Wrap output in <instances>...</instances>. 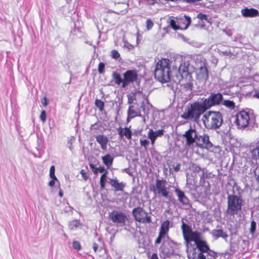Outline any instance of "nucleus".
I'll use <instances>...</instances> for the list:
<instances>
[{
	"instance_id": "nucleus-1",
	"label": "nucleus",
	"mask_w": 259,
	"mask_h": 259,
	"mask_svg": "<svg viewBox=\"0 0 259 259\" xmlns=\"http://www.w3.org/2000/svg\"><path fill=\"white\" fill-rule=\"evenodd\" d=\"M181 228L185 243L188 248H196V255L207 252L209 246L206 241L202 240V235L198 231H193L191 226L187 224L182 219Z\"/></svg>"
},
{
	"instance_id": "nucleus-2",
	"label": "nucleus",
	"mask_w": 259,
	"mask_h": 259,
	"mask_svg": "<svg viewBox=\"0 0 259 259\" xmlns=\"http://www.w3.org/2000/svg\"><path fill=\"white\" fill-rule=\"evenodd\" d=\"M207 110L200 99L187 107L185 112L181 115V117L186 120H190L195 122H198L201 115Z\"/></svg>"
},
{
	"instance_id": "nucleus-3",
	"label": "nucleus",
	"mask_w": 259,
	"mask_h": 259,
	"mask_svg": "<svg viewBox=\"0 0 259 259\" xmlns=\"http://www.w3.org/2000/svg\"><path fill=\"white\" fill-rule=\"evenodd\" d=\"M170 61L167 59H161L156 65L154 70L155 78L159 81L164 83L170 80Z\"/></svg>"
},
{
	"instance_id": "nucleus-4",
	"label": "nucleus",
	"mask_w": 259,
	"mask_h": 259,
	"mask_svg": "<svg viewBox=\"0 0 259 259\" xmlns=\"http://www.w3.org/2000/svg\"><path fill=\"white\" fill-rule=\"evenodd\" d=\"M202 121L205 128L217 130L223 123V116L219 111H209L203 114Z\"/></svg>"
},
{
	"instance_id": "nucleus-5",
	"label": "nucleus",
	"mask_w": 259,
	"mask_h": 259,
	"mask_svg": "<svg viewBox=\"0 0 259 259\" xmlns=\"http://www.w3.org/2000/svg\"><path fill=\"white\" fill-rule=\"evenodd\" d=\"M243 205V200L241 196L234 194L228 195L226 213L230 215L237 214L241 211Z\"/></svg>"
},
{
	"instance_id": "nucleus-6",
	"label": "nucleus",
	"mask_w": 259,
	"mask_h": 259,
	"mask_svg": "<svg viewBox=\"0 0 259 259\" xmlns=\"http://www.w3.org/2000/svg\"><path fill=\"white\" fill-rule=\"evenodd\" d=\"M167 182L164 180L157 179L155 182V185L153 186V188L150 190L159 196H162L165 198L170 199L169 193L166 187Z\"/></svg>"
},
{
	"instance_id": "nucleus-7",
	"label": "nucleus",
	"mask_w": 259,
	"mask_h": 259,
	"mask_svg": "<svg viewBox=\"0 0 259 259\" xmlns=\"http://www.w3.org/2000/svg\"><path fill=\"white\" fill-rule=\"evenodd\" d=\"M207 109L219 105L223 101V96L220 93H211L207 98H201Z\"/></svg>"
},
{
	"instance_id": "nucleus-8",
	"label": "nucleus",
	"mask_w": 259,
	"mask_h": 259,
	"mask_svg": "<svg viewBox=\"0 0 259 259\" xmlns=\"http://www.w3.org/2000/svg\"><path fill=\"white\" fill-rule=\"evenodd\" d=\"M132 213L137 222L142 223H150L151 222V217L148 215L147 213L142 207H138L134 208Z\"/></svg>"
},
{
	"instance_id": "nucleus-9",
	"label": "nucleus",
	"mask_w": 259,
	"mask_h": 259,
	"mask_svg": "<svg viewBox=\"0 0 259 259\" xmlns=\"http://www.w3.org/2000/svg\"><path fill=\"white\" fill-rule=\"evenodd\" d=\"M249 120V113L242 111L236 115L235 123L238 128H244L248 125Z\"/></svg>"
},
{
	"instance_id": "nucleus-10",
	"label": "nucleus",
	"mask_w": 259,
	"mask_h": 259,
	"mask_svg": "<svg viewBox=\"0 0 259 259\" xmlns=\"http://www.w3.org/2000/svg\"><path fill=\"white\" fill-rule=\"evenodd\" d=\"M183 137L186 139V145L190 147L196 144L198 135L195 129L190 128L183 135Z\"/></svg>"
},
{
	"instance_id": "nucleus-11",
	"label": "nucleus",
	"mask_w": 259,
	"mask_h": 259,
	"mask_svg": "<svg viewBox=\"0 0 259 259\" xmlns=\"http://www.w3.org/2000/svg\"><path fill=\"white\" fill-rule=\"evenodd\" d=\"M109 218L112 221L116 224L123 226L127 220L126 215L122 212L117 211H113L109 214Z\"/></svg>"
},
{
	"instance_id": "nucleus-12",
	"label": "nucleus",
	"mask_w": 259,
	"mask_h": 259,
	"mask_svg": "<svg viewBox=\"0 0 259 259\" xmlns=\"http://www.w3.org/2000/svg\"><path fill=\"white\" fill-rule=\"evenodd\" d=\"M197 79L205 82L208 78V72L205 63H202L195 71Z\"/></svg>"
},
{
	"instance_id": "nucleus-13",
	"label": "nucleus",
	"mask_w": 259,
	"mask_h": 259,
	"mask_svg": "<svg viewBox=\"0 0 259 259\" xmlns=\"http://www.w3.org/2000/svg\"><path fill=\"white\" fill-rule=\"evenodd\" d=\"M196 146L200 148L208 149L212 147V144L209 141L208 136L203 134L202 135L198 136Z\"/></svg>"
},
{
	"instance_id": "nucleus-14",
	"label": "nucleus",
	"mask_w": 259,
	"mask_h": 259,
	"mask_svg": "<svg viewBox=\"0 0 259 259\" xmlns=\"http://www.w3.org/2000/svg\"><path fill=\"white\" fill-rule=\"evenodd\" d=\"M169 228V221L166 220L162 223L161 225L160 231L159 232V235L158 237L156 238L155 240V244H159L161 242V240L163 238H164L167 235Z\"/></svg>"
},
{
	"instance_id": "nucleus-15",
	"label": "nucleus",
	"mask_w": 259,
	"mask_h": 259,
	"mask_svg": "<svg viewBox=\"0 0 259 259\" xmlns=\"http://www.w3.org/2000/svg\"><path fill=\"white\" fill-rule=\"evenodd\" d=\"M124 80L128 82H133L137 80L138 74L135 70H129L126 71L123 74Z\"/></svg>"
},
{
	"instance_id": "nucleus-16",
	"label": "nucleus",
	"mask_w": 259,
	"mask_h": 259,
	"mask_svg": "<svg viewBox=\"0 0 259 259\" xmlns=\"http://www.w3.org/2000/svg\"><path fill=\"white\" fill-rule=\"evenodd\" d=\"M96 141L100 145L101 148L105 150L109 142L108 138L104 135H99L96 137Z\"/></svg>"
},
{
	"instance_id": "nucleus-17",
	"label": "nucleus",
	"mask_w": 259,
	"mask_h": 259,
	"mask_svg": "<svg viewBox=\"0 0 259 259\" xmlns=\"http://www.w3.org/2000/svg\"><path fill=\"white\" fill-rule=\"evenodd\" d=\"M241 13L242 15L245 17H253L258 14V11L253 8H245L242 10Z\"/></svg>"
},
{
	"instance_id": "nucleus-18",
	"label": "nucleus",
	"mask_w": 259,
	"mask_h": 259,
	"mask_svg": "<svg viewBox=\"0 0 259 259\" xmlns=\"http://www.w3.org/2000/svg\"><path fill=\"white\" fill-rule=\"evenodd\" d=\"M175 192L178 197V199L180 202L184 205H188L189 204V199L185 195L184 192L179 189H176Z\"/></svg>"
},
{
	"instance_id": "nucleus-19",
	"label": "nucleus",
	"mask_w": 259,
	"mask_h": 259,
	"mask_svg": "<svg viewBox=\"0 0 259 259\" xmlns=\"http://www.w3.org/2000/svg\"><path fill=\"white\" fill-rule=\"evenodd\" d=\"M178 72L182 78L187 77L188 75V67L185 62H182L178 69Z\"/></svg>"
},
{
	"instance_id": "nucleus-20",
	"label": "nucleus",
	"mask_w": 259,
	"mask_h": 259,
	"mask_svg": "<svg viewBox=\"0 0 259 259\" xmlns=\"http://www.w3.org/2000/svg\"><path fill=\"white\" fill-rule=\"evenodd\" d=\"M211 234L215 239L219 237L226 239L228 236L227 233L222 229H214L212 231Z\"/></svg>"
},
{
	"instance_id": "nucleus-21",
	"label": "nucleus",
	"mask_w": 259,
	"mask_h": 259,
	"mask_svg": "<svg viewBox=\"0 0 259 259\" xmlns=\"http://www.w3.org/2000/svg\"><path fill=\"white\" fill-rule=\"evenodd\" d=\"M103 163L109 168L113 164L114 157L109 154L102 157Z\"/></svg>"
},
{
	"instance_id": "nucleus-22",
	"label": "nucleus",
	"mask_w": 259,
	"mask_h": 259,
	"mask_svg": "<svg viewBox=\"0 0 259 259\" xmlns=\"http://www.w3.org/2000/svg\"><path fill=\"white\" fill-rule=\"evenodd\" d=\"M127 113L128 115L127 120H128L130 118H133L136 116H141L140 110L135 109L134 106H131L129 107Z\"/></svg>"
},
{
	"instance_id": "nucleus-23",
	"label": "nucleus",
	"mask_w": 259,
	"mask_h": 259,
	"mask_svg": "<svg viewBox=\"0 0 259 259\" xmlns=\"http://www.w3.org/2000/svg\"><path fill=\"white\" fill-rule=\"evenodd\" d=\"M118 133L121 137L124 136L128 140H130L132 138V132L128 127L119 128Z\"/></svg>"
},
{
	"instance_id": "nucleus-24",
	"label": "nucleus",
	"mask_w": 259,
	"mask_h": 259,
	"mask_svg": "<svg viewBox=\"0 0 259 259\" xmlns=\"http://www.w3.org/2000/svg\"><path fill=\"white\" fill-rule=\"evenodd\" d=\"M134 98L136 101H145L146 103H148V99H147L146 96L143 94L141 91H136L134 94Z\"/></svg>"
},
{
	"instance_id": "nucleus-25",
	"label": "nucleus",
	"mask_w": 259,
	"mask_h": 259,
	"mask_svg": "<svg viewBox=\"0 0 259 259\" xmlns=\"http://www.w3.org/2000/svg\"><path fill=\"white\" fill-rule=\"evenodd\" d=\"M110 184L115 188L116 191H122L124 185L122 183H119L116 179L110 180Z\"/></svg>"
},
{
	"instance_id": "nucleus-26",
	"label": "nucleus",
	"mask_w": 259,
	"mask_h": 259,
	"mask_svg": "<svg viewBox=\"0 0 259 259\" xmlns=\"http://www.w3.org/2000/svg\"><path fill=\"white\" fill-rule=\"evenodd\" d=\"M112 77L115 83L117 85L120 84L123 81V79L121 78L120 74L118 72H114L112 74Z\"/></svg>"
},
{
	"instance_id": "nucleus-27",
	"label": "nucleus",
	"mask_w": 259,
	"mask_h": 259,
	"mask_svg": "<svg viewBox=\"0 0 259 259\" xmlns=\"http://www.w3.org/2000/svg\"><path fill=\"white\" fill-rule=\"evenodd\" d=\"M117 7H121L122 10L118 11L117 13L119 14H125L127 13V5L125 3L118 4Z\"/></svg>"
},
{
	"instance_id": "nucleus-28",
	"label": "nucleus",
	"mask_w": 259,
	"mask_h": 259,
	"mask_svg": "<svg viewBox=\"0 0 259 259\" xmlns=\"http://www.w3.org/2000/svg\"><path fill=\"white\" fill-rule=\"evenodd\" d=\"M223 104L231 109H234L235 107V104L232 101L225 100L224 101Z\"/></svg>"
},
{
	"instance_id": "nucleus-29",
	"label": "nucleus",
	"mask_w": 259,
	"mask_h": 259,
	"mask_svg": "<svg viewBox=\"0 0 259 259\" xmlns=\"http://www.w3.org/2000/svg\"><path fill=\"white\" fill-rule=\"evenodd\" d=\"M95 105L97 107H98L100 111H102L104 109V103L99 99H96L95 100Z\"/></svg>"
},
{
	"instance_id": "nucleus-30",
	"label": "nucleus",
	"mask_w": 259,
	"mask_h": 259,
	"mask_svg": "<svg viewBox=\"0 0 259 259\" xmlns=\"http://www.w3.org/2000/svg\"><path fill=\"white\" fill-rule=\"evenodd\" d=\"M251 153L253 158H259V145L251 151Z\"/></svg>"
},
{
	"instance_id": "nucleus-31",
	"label": "nucleus",
	"mask_w": 259,
	"mask_h": 259,
	"mask_svg": "<svg viewBox=\"0 0 259 259\" xmlns=\"http://www.w3.org/2000/svg\"><path fill=\"white\" fill-rule=\"evenodd\" d=\"M55 168L54 165L51 166L50 169V177L52 179L56 180L57 182H58V180L55 175Z\"/></svg>"
},
{
	"instance_id": "nucleus-32",
	"label": "nucleus",
	"mask_w": 259,
	"mask_h": 259,
	"mask_svg": "<svg viewBox=\"0 0 259 259\" xmlns=\"http://www.w3.org/2000/svg\"><path fill=\"white\" fill-rule=\"evenodd\" d=\"M148 137L150 140H156L157 136L152 129H150L148 133Z\"/></svg>"
},
{
	"instance_id": "nucleus-33",
	"label": "nucleus",
	"mask_w": 259,
	"mask_h": 259,
	"mask_svg": "<svg viewBox=\"0 0 259 259\" xmlns=\"http://www.w3.org/2000/svg\"><path fill=\"white\" fill-rule=\"evenodd\" d=\"M200 20H205L206 21L209 22V21L208 19L207 16L205 14L202 13H199L197 17Z\"/></svg>"
},
{
	"instance_id": "nucleus-34",
	"label": "nucleus",
	"mask_w": 259,
	"mask_h": 259,
	"mask_svg": "<svg viewBox=\"0 0 259 259\" xmlns=\"http://www.w3.org/2000/svg\"><path fill=\"white\" fill-rule=\"evenodd\" d=\"M169 25L174 30H178L180 29V27L176 24V22L174 20H170Z\"/></svg>"
},
{
	"instance_id": "nucleus-35",
	"label": "nucleus",
	"mask_w": 259,
	"mask_h": 259,
	"mask_svg": "<svg viewBox=\"0 0 259 259\" xmlns=\"http://www.w3.org/2000/svg\"><path fill=\"white\" fill-rule=\"evenodd\" d=\"M207 253L209 256L212 257V258H211V259H216V258L218 256L217 253L215 252L214 251H213V250H210V249H209V250L208 251Z\"/></svg>"
},
{
	"instance_id": "nucleus-36",
	"label": "nucleus",
	"mask_w": 259,
	"mask_h": 259,
	"mask_svg": "<svg viewBox=\"0 0 259 259\" xmlns=\"http://www.w3.org/2000/svg\"><path fill=\"white\" fill-rule=\"evenodd\" d=\"M255 229H256V223L254 221H252L251 222V224H250V232L251 234H253L255 231Z\"/></svg>"
},
{
	"instance_id": "nucleus-37",
	"label": "nucleus",
	"mask_w": 259,
	"mask_h": 259,
	"mask_svg": "<svg viewBox=\"0 0 259 259\" xmlns=\"http://www.w3.org/2000/svg\"><path fill=\"white\" fill-rule=\"evenodd\" d=\"M79 223L77 221H73L70 223V228L71 229H74L79 226Z\"/></svg>"
},
{
	"instance_id": "nucleus-38",
	"label": "nucleus",
	"mask_w": 259,
	"mask_h": 259,
	"mask_svg": "<svg viewBox=\"0 0 259 259\" xmlns=\"http://www.w3.org/2000/svg\"><path fill=\"white\" fill-rule=\"evenodd\" d=\"M105 64L100 62L98 65V71L100 73H103L104 72Z\"/></svg>"
},
{
	"instance_id": "nucleus-39",
	"label": "nucleus",
	"mask_w": 259,
	"mask_h": 259,
	"mask_svg": "<svg viewBox=\"0 0 259 259\" xmlns=\"http://www.w3.org/2000/svg\"><path fill=\"white\" fill-rule=\"evenodd\" d=\"M40 120L44 123L47 119L46 112L45 110H42L40 115Z\"/></svg>"
},
{
	"instance_id": "nucleus-40",
	"label": "nucleus",
	"mask_w": 259,
	"mask_h": 259,
	"mask_svg": "<svg viewBox=\"0 0 259 259\" xmlns=\"http://www.w3.org/2000/svg\"><path fill=\"white\" fill-rule=\"evenodd\" d=\"M153 22L150 20V19H148L146 21V27H147V29L148 30H150L151 29L153 26Z\"/></svg>"
},
{
	"instance_id": "nucleus-41",
	"label": "nucleus",
	"mask_w": 259,
	"mask_h": 259,
	"mask_svg": "<svg viewBox=\"0 0 259 259\" xmlns=\"http://www.w3.org/2000/svg\"><path fill=\"white\" fill-rule=\"evenodd\" d=\"M111 55L112 58L115 59H118L120 57V54L116 50H112L111 52Z\"/></svg>"
},
{
	"instance_id": "nucleus-42",
	"label": "nucleus",
	"mask_w": 259,
	"mask_h": 259,
	"mask_svg": "<svg viewBox=\"0 0 259 259\" xmlns=\"http://www.w3.org/2000/svg\"><path fill=\"white\" fill-rule=\"evenodd\" d=\"M73 246L76 250H79L81 248V245L78 241H74L73 242Z\"/></svg>"
},
{
	"instance_id": "nucleus-43",
	"label": "nucleus",
	"mask_w": 259,
	"mask_h": 259,
	"mask_svg": "<svg viewBox=\"0 0 259 259\" xmlns=\"http://www.w3.org/2000/svg\"><path fill=\"white\" fill-rule=\"evenodd\" d=\"M80 174L82 176V178L83 179V180H84L85 181L87 180L89 178V175L88 174H87V172H85V171L83 169H82L81 171H80Z\"/></svg>"
},
{
	"instance_id": "nucleus-44",
	"label": "nucleus",
	"mask_w": 259,
	"mask_h": 259,
	"mask_svg": "<svg viewBox=\"0 0 259 259\" xmlns=\"http://www.w3.org/2000/svg\"><path fill=\"white\" fill-rule=\"evenodd\" d=\"M90 168L92 169L93 172L97 175L98 174V167H96L95 165L93 163H90L89 164Z\"/></svg>"
},
{
	"instance_id": "nucleus-45",
	"label": "nucleus",
	"mask_w": 259,
	"mask_h": 259,
	"mask_svg": "<svg viewBox=\"0 0 259 259\" xmlns=\"http://www.w3.org/2000/svg\"><path fill=\"white\" fill-rule=\"evenodd\" d=\"M184 18H185L186 21H187V24L186 25V26L185 27V29H187L188 27L190 25L191 23V18L189 16H187L186 15L184 16Z\"/></svg>"
},
{
	"instance_id": "nucleus-46",
	"label": "nucleus",
	"mask_w": 259,
	"mask_h": 259,
	"mask_svg": "<svg viewBox=\"0 0 259 259\" xmlns=\"http://www.w3.org/2000/svg\"><path fill=\"white\" fill-rule=\"evenodd\" d=\"M149 142L147 140H140V144L142 146L146 148L147 146L149 144Z\"/></svg>"
},
{
	"instance_id": "nucleus-47",
	"label": "nucleus",
	"mask_w": 259,
	"mask_h": 259,
	"mask_svg": "<svg viewBox=\"0 0 259 259\" xmlns=\"http://www.w3.org/2000/svg\"><path fill=\"white\" fill-rule=\"evenodd\" d=\"M254 175L257 178V180L259 183V165H258L254 170Z\"/></svg>"
},
{
	"instance_id": "nucleus-48",
	"label": "nucleus",
	"mask_w": 259,
	"mask_h": 259,
	"mask_svg": "<svg viewBox=\"0 0 259 259\" xmlns=\"http://www.w3.org/2000/svg\"><path fill=\"white\" fill-rule=\"evenodd\" d=\"M105 182L106 179L100 178V184L101 189H104L105 188Z\"/></svg>"
},
{
	"instance_id": "nucleus-49",
	"label": "nucleus",
	"mask_w": 259,
	"mask_h": 259,
	"mask_svg": "<svg viewBox=\"0 0 259 259\" xmlns=\"http://www.w3.org/2000/svg\"><path fill=\"white\" fill-rule=\"evenodd\" d=\"M99 128H100V126L97 123L92 124L90 127L91 130H98L99 129Z\"/></svg>"
},
{
	"instance_id": "nucleus-50",
	"label": "nucleus",
	"mask_w": 259,
	"mask_h": 259,
	"mask_svg": "<svg viewBox=\"0 0 259 259\" xmlns=\"http://www.w3.org/2000/svg\"><path fill=\"white\" fill-rule=\"evenodd\" d=\"M146 102L145 101H142V105L141 106V109H142V110L144 111V113H148V111L146 110L145 106V103Z\"/></svg>"
},
{
	"instance_id": "nucleus-51",
	"label": "nucleus",
	"mask_w": 259,
	"mask_h": 259,
	"mask_svg": "<svg viewBox=\"0 0 259 259\" xmlns=\"http://www.w3.org/2000/svg\"><path fill=\"white\" fill-rule=\"evenodd\" d=\"M163 132L164 131L162 130H160L154 132L157 137L162 136L163 135Z\"/></svg>"
},
{
	"instance_id": "nucleus-52",
	"label": "nucleus",
	"mask_w": 259,
	"mask_h": 259,
	"mask_svg": "<svg viewBox=\"0 0 259 259\" xmlns=\"http://www.w3.org/2000/svg\"><path fill=\"white\" fill-rule=\"evenodd\" d=\"M41 103L45 106H47L48 104V100L46 97H44L41 100Z\"/></svg>"
},
{
	"instance_id": "nucleus-53",
	"label": "nucleus",
	"mask_w": 259,
	"mask_h": 259,
	"mask_svg": "<svg viewBox=\"0 0 259 259\" xmlns=\"http://www.w3.org/2000/svg\"><path fill=\"white\" fill-rule=\"evenodd\" d=\"M105 171H106V170L103 166H99V167H98V172H100L101 173H102L105 172Z\"/></svg>"
},
{
	"instance_id": "nucleus-54",
	"label": "nucleus",
	"mask_w": 259,
	"mask_h": 259,
	"mask_svg": "<svg viewBox=\"0 0 259 259\" xmlns=\"http://www.w3.org/2000/svg\"><path fill=\"white\" fill-rule=\"evenodd\" d=\"M122 88L126 87L130 83V82H128V81H126L125 80H124V78H123V81L122 82Z\"/></svg>"
},
{
	"instance_id": "nucleus-55",
	"label": "nucleus",
	"mask_w": 259,
	"mask_h": 259,
	"mask_svg": "<svg viewBox=\"0 0 259 259\" xmlns=\"http://www.w3.org/2000/svg\"><path fill=\"white\" fill-rule=\"evenodd\" d=\"M180 167H181V164L180 163H179L176 166L174 167V170L175 171H178L180 170Z\"/></svg>"
},
{
	"instance_id": "nucleus-56",
	"label": "nucleus",
	"mask_w": 259,
	"mask_h": 259,
	"mask_svg": "<svg viewBox=\"0 0 259 259\" xmlns=\"http://www.w3.org/2000/svg\"><path fill=\"white\" fill-rule=\"evenodd\" d=\"M56 181V180L52 179L51 181H50L49 183V185L50 187H53L55 185V182Z\"/></svg>"
},
{
	"instance_id": "nucleus-57",
	"label": "nucleus",
	"mask_w": 259,
	"mask_h": 259,
	"mask_svg": "<svg viewBox=\"0 0 259 259\" xmlns=\"http://www.w3.org/2000/svg\"><path fill=\"white\" fill-rule=\"evenodd\" d=\"M107 174H108V171L107 170L105 171L102 175V176H101L100 178H103V179H106V177H107Z\"/></svg>"
},
{
	"instance_id": "nucleus-58",
	"label": "nucleus",
	"mask_w": 259,
	"mask_h": 259,
	"mask_svg": "<svg viewBox=\"0 0 259 259\" xmlns=\"http://www.w3.org/2000/svg\"><path fill=\"white\" fill-rule=\"evenodd\" d=\"M93 249L95 251V252H96L97 251L98 248V245L97 243H94L93 244Z\"/></svg>"
},
{
	"instance_id": "nucleus-59",
	"label": "nucleus",
	"mask_w": 259,
	"mask_h": 259,
	"mask_svg": "<svg viewBox=\"0 0 259 259\" xmlns=\"http://www.w3.org/2000/svg\"><path fill=\"white\" fill-rule=\"evenodd\" d=\"M184 2H186L189 3H193L195 2L200 1L201 0H183Z\"/></svg>"
},
{
	"instance_id": "nucleus-60",
	"label": "nucleus",
	"mask_w": 259,
	"mask_h": 259,
	"mask_svg": "<svg viewBox=\"0 0 259 259\" xmlns=\"http://www.w3.org/2000/svg\"><path fill=\"white\" fill-rule=\"evenodd\" d=\"M151 259H158V256L156 253H153L152 255Z\"/></svg>"
},
{
	"instance_id": "nucleus-61",
	"label": "nucleus",
	"mask_w": 259,
	"mask_h": 259,
	"mask_svg": "<svg viewBox=\"0 0 259 259\" xmlns=\"http://www.w3.org/2000/svg\"><path fill=\"white\" fill-rule=\"evenodd\" d=\"M195 168V170L198 171H199L200 170H201V168L198 166H196Z\"/></svg>"
},
{
	"instance_id": "nucleus-62",
	"label": "nucleus",
	"mask_w": 259,
	"mask_h": 259,
	"mask_svg": "<svg viewBox=\"0 0 259 259\" xmlns=\"http://www.w3.org/2000/svg\"><path fill=\"white\" fill-rule=\"evenodd\" d=\"M59 196H60V197H62V196H63V192L62 191V190H60V191H59Z\"/></svg>"
},
{
	"instance_id": "nucleus-63",
	"label": "nucleus",
	"mask_w": 259,
	"mask_h": 259,
	"mask_svg": "<svg viewBox=\"0 0 259 259\" xmlns=\"http://www.w3.org/2000/svg\"><path fill=\"white\" fill-rule=\"evenodd\" d=\"M255 96L259 99V91L255 94Z\"/></svg>"
},
{
	"instance_id": "nucleus-64",
	"label": "nucleus",
	"mask_w": 259,
	"mask_h": 259,
	"mask_svg": "<svg viewBox=\"0 0 259 259\" xmlns=\"http://www.w3.org/2000/svg\"><path fill=\"white\" fill-rule=\"evenodd\" d=\"M151 141L152 144L153 145L155 142V140H151Z\"/></svg>"
}]
</instances>
